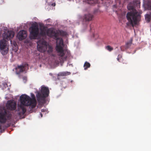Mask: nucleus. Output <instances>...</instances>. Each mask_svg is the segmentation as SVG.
I'll return each mask as SVG.
<instances>
[{"mask_svg": "<svg viewBox=\"0 0 151 151\" xmlns=\"http://www.w3.org/2000/svg\"><path fill=\"white\" fill-rule=\"evenodd\" d=\"M47 35L51 37H53L56 40V45L55 47L56 50L58 54V55L61 57H64L63 60H66L67 58L66 56H64L65 53L63 49L64 44L62 38L59 37L60 35L62 36H66L67 35L66 32L62 30L57 31L56 32L52 30L48 29L46 32Z\"/></svg>", "mask_w": 151, "mask_h": 151, "instance_id": "nucleus-1", "label": "nucleus"}, {"mask_svg": "<svg viewBox=\"0 0 151 151\" xmlns=\"http://www.w3.org/2000/svg\"><path fill=\"white\" fill-rule=\"evenodd\" d=\"M31 96L33 99L26 94H23L20 97V104L18 105V109L16 110L18 115L21 117L26 111L25 106H29L31 109L35 108L36 106L35 96L32 93Z\"/></svg>", "mask_w": 151, "mask_h": 151, "instance_id": "nucleus-2", "label": "nucleus"}, {"mask_svg": "<svg viewBox=\"0 0 151 151\" xmlns=\"http://www.w3.org/2000/svg\"><path fill=\"white\" fill-rule=\"evenodd\" d=\"M130 9L132 11L128 12L126 15V17L128 21L127 23V25L128 26L131 25L134 27L139 21L141 18L140 14L133 6H131Z\"/></svg>", "mask_w": 151, "mask_h": 151, "instance_id": "nucleus-3", "label": "nucleus"}, {"mask_svg": "<svg viewBox=\"0 0 151 151\" xmlns=\"http://www.w3.org/2000/svg\"><path fill=\"white\" fill-rule=\"evenodd\" d=\"M40 93L37 92L36 96L38 101H40L44 100L45 98L47 97L49 93V88L47 87L42 86L41 88Z\"/></svg>", "mask_w": 151, "mask_h": 151, "instance_id": "nucleus-4", "label": "nucleus"}, {"mask_svg": "<svg viewBox=\"0 0 151 151\" xmlns=\"http://www.w3.org/2000/svg\"><path fill=\"white\" fill-rule=\"evenodd\" d=\"M12 114L4 108L0 110V123H5L7 119L11 118Z\"/></svg>", "mask_w": 151, "mask_h": 151, "instance_id": "nucleus-5", "label": "nucleus"}, {"mask_svg": "<svg viewBox=\"0 0 151 151\" xmlns=\"http://www.w3.org/2000/svg\"><path fill=\"white\" fill-rule=\"evenodd\" d=\"M30 32V37L35 39L38 36L39 33V29L37 25L33 24L29 29Z\"/></svg>", "mask_w": 151, "mask_h": 151, "instance_id": "nucleus-6", "label": "nucleus"}, {"mask_svg": "<svg viewBox=\"0 0 151 151\" xmlns=\"http://www.w3.org/2000/svg\"><path fill=\"white\" fill-rule=\"evenodd\" d=\"M47 44L43 39H40L37 42V47L38 51L40 52H45L47 48Z\"/></svg>", "mask_w": 151, "mask_h": 151, "instance_id": "nucleus-7", "label": "nucleus"}, {"mask_svg": "<svg viewBox=\"0 0 151 151\" xmlns=\"http://www.w3.org/2000/svg\"><path fill=\"white\" fill-rule=\"evenodd\" d=\"M0 48L3 55H6L8 53L9 49L8 47L7 48L6 42L5 40H2L0 41Z\"/></svg>", "mask_w": 151, "mask_h": 151, "instance_id": "nucleus-8", "label": "nucleus"}, {"mask_svg": "<svg viewBox=\"0 0 151 151\" xmlns=\"http://www.w3.org/2000/svg\"><path fill=\"white\" fill-rule=\"evenodd\" d=\"M6 106L8 110L14 111L16 109L17 104L12 101L9 100L7 101L6 104Z\"/></svg>", "mask_w": 151, "mask_h": 151, "instance_id": "nucleus-9", "label": "nucleus"}, {"mask_svg": "<svg viewBox=\"0 0 151 151\" xmlns=\"http://www.w3.org/2000/svg\"><path fill=\"white\" fill-rule=\"evenodd\" d=\"M94 16L91 13L85 14L82 17L83 22H89L92 20Z\"/></svg>", "mask_w": 151, "mask_h": 151, "instance_id": "nucleus-10", "label": "nucleus"}, {"mask_svg": "<svg viewBox=\"0 0 151 151\" xmlns=\"http://www.w3.org/2000/svg\"><path fill=\"white\" fill-rule=\"evenodd\" d=\"M26 32L24 30L20 31L18 34L17 37L20 40H23L27 37Z\"/></svg>", "mask_w": 151, "mask_h": 151, "instance_id": "nucleus-11", "label": "nucleus"}, {"mask_svg": "<svg viewBox=\"0 0 151 151\" xmlns=\"http://www.w3.org/2000/svg\"><path fill=\"white\" fill-rule=\"evenodd\" d=\"M4 34V37L7 39L13 38L14 34V32L11 31H8L7 32H5Z\"/></svg>", "mask_w": 151, "mask_h": 151, "instance_id": "nucleus-12", "label": "nucleus"}, {"mask_svg": "<svg viewBox=\"0 0 151 151\" xmlns=\"http://www.w3.org/2000/svg\"><path fill=\"white\" fill-rule=\"evenodd\" d=\"M24 66L23 65H18L16 68V73L19 74L24 71Z\"/></svg>", "mask_w": 151, "mask_h": 151, "instance_id": "nucleus-13", "label": "nucleus"}, {"mask_svg": "<svg viewBox=\"0 0 151 151\" xmlns=\"http://www.w3.org/2000/svg\"><path fill=\"white\" fill-rule=\"evenodd\" d=\"M70 73L69 72H62L58 74V76H66L70 75Z\"/></svg>", "mask_w": 151, "mask_h": 151, "instance_id": "nucleus-14", "label": "nucleus"}, {"mask_svg": "<svg viewBox=\"0 0 151 151\" xmlns=\"http://www.w3.org/2000/svg\"><path fill=\"white\" fill-rule=\"evenodd\" d=\"M133 39L132 38H131L130 40L126 44V48L127 49L129 47L132 43Z\"/></svg>", "mask_w": 151, "mask_h": 151, "instance_id": "nucleus-15", "label": "nucleus"}, {"mask_svg": "<svg viewBox=\"0 0 151 151\" xmlns=\"http://www.w3.org/2000/svg\"><path fill=\"white\" fill-rule=\"evenodd\" d=\"M90 66L91 65L89 63L87 62H85L84 65V70H87L88 68L90 67Z\"/></svg>", "mask_w": 151, "mask_h": 151, "instance_id": "nucleus-16", "label": "nucleus"}, {"mask_svg": "<svg viewBox=\"0 0 151 151\" xmlns=\"http://www.w3.org/2000/svg\"><path fill=\"white\" fill-rule=\"evenodd\" d=\"M151 17V15L149 14H147L145 15V19L146 20L149 22L150 20V19Z\"/></svg>", "mask_w": 151, "mask_h": 151, "instance_id": "nucleus-17", "label": "nucleus"}, {"mask_svg": "<svg viewBox=\"0 0 151 151\" xmlns=\"http://www.w3.org/2000/svg\"><path fill=\"white\" fill-rule=\"evenodd\" d=\"M106 48L109 51H111L113 49V47L109 45L107 46L106 47Z\"/></svg>", "mask_w": 151, "mask_h": 151, "instance_id": "nucleus-18", "label": "nucleus"}, {"mask_svg": "<svg viewBox=\"0 0 151 151\" xmlns=\"http://www.w3.org/2000/svg\"><path fill=\"white\" fill-rule=\"evenodd\" d=\"M122 58V56L120 55H118L117 58V60L120 62H121L122 61H121V59Z\"/></svg>", "mask_w": 151, "mask_h": 151, "instance_id": "nucleus-19", "label": "nucleus"}, {"mask_svg": "<svg viewBox=\"0 0 151 151\" xmlns=\"http://www.w3.org/2000/svg\"><path fill=\"white\" fill-rule=\"evenodd\" d=\"M40 34L42 36H45L46 35V33L43 29L41 30Z\"/></svg>", "mask_w": 151, "mask_h": 151, "instance_id": "nucleus-20", "label": "nucleus"}, {"mask_svg": "<svg viewBox=\"0 0 151 151\" xmlns=\"http://www.w3.org/2000/svg\"><path fill=\"white\" fill-rule=\"evenodd\" d=\"M49 50H48V51L51 52H52V47H51L50 46H49Z\"/></svg>", "mask_w": 151, "mask_h": 151, "instance_id": "nucleus-21", "label": "nucleus"}, {"mask_svg": "<svg viewBox=\"0 0 151 151\" xmlns=\"http://www.w3.org/2000/svg\"><path fill=\"white\" fill-rule=\"evenodd\" d=\"M41 111L42 112H45L47 110L45 109H41Z\"/></svg>", "mask_w": 151, "mask_h": 151, "instance_id": "nucleus-22", "label": "nucleus"}, {"mask_svg": "<svg viewBox=\"0 0 151 151\" xmlns=\"http://www.w3.org/2000/svg\"><path fill=\"white\" fill-rule=\"evenodd\" d=\"M51 5L53 6H55V3H52L51 4Z\"/></svg>", "mask_w": 151, "mask_h": 151, "instance_id": "nucleus-23", "label": "nucleus"}, {"mask_svg": "<svg viewBox=\"0 0 151 151\" xmlns=\"http://www.w3.org/2000/svg\"><path fill=\"white\" fill-rule=\"evenodd\" d=\"M149 8L151 10V5L149 6Z\"/></svg>", "mask_w": 151, "mask_h": 151, "instance_id": "nucleus-24", "label": "nucleus"}, {"mask_svg": "<svg viewBox=\"0 0 151 151\" xmlns=\"http://www.w3.org/2000/svg\"><path fill=\"white\" fill-rule=\"evenodd\" d=\"M40 116H41V117H42V113H41L40 114Z\"/></svg>", "mask_w": 151, "mask_h": 151, "instance_id": "nucleus-25", "label": "nucleus"}, {"mask_svg": "<svg viewBox=\"0 0 151 151\" xmlns=\"http://www.w3.org/2000/svg\"><path fill=\"white\" fill-rule=\"evenodd\" d=\"M2 129V127L0 125V130H1Z\"/></svg>", "mask_w": 151, "mask_h": 151, "instance_id": "nucleus-26", "label": "nucleus"}, {"mask_svg": "<svg viewBox=\"0 0 151 151\" xmlns=\"http://www.w3.org/2000/svg\"><path fill=\"white\" fill-rule=\"evenodd\" d=\"M121 50L122 51H123V50H122V47H121Z\"/></svg>", "mask_w": 151, "mask_h": 151, "instance_id": "nucleus-27", "label": "nucleus"}]
</instances>
